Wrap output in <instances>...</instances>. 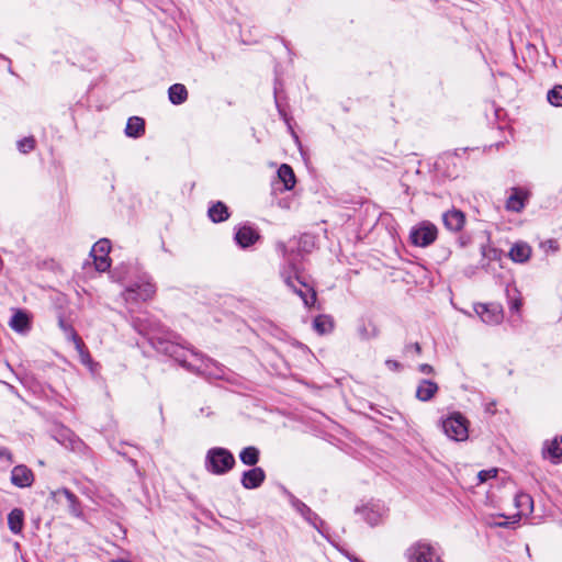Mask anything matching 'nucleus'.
Listing matches in <instances>:
<instances>
[{
  "label": "nucleus",
  "mask_w": 562,
  "mask_h": 562,
  "mask_svg": "<svg viewBox=\"0 0 562 562\" xmlns=\"http://www.w3.org/2000/svg\"><path fill=\"white\" fill-rule=\"evenodd\" d=\"M260 450L255 446H248L239 452V460L243 464L255 467L259 462Z\"/></svg>",
  "instance_id": "nucleus-28"
},
{
  "label": "nucleus",
  "mask_w": 562,
  "mask_h": 562,
  "mask_svg": "<svg viewBox=\"0 0 562 562\" xmlns=\"http://www.w3.org/2000/svg\"><path fill=\"white\" fill-rule=\"evenodd\" d=\"M200 414L201 415H205V416H211L212 415V411L210 409V407H201L200 408Z\"/></svg>",
  "instance_id": "nucleus-47"
},
{
  "label": "nucleus",
  "mask_w": 562,
  "mask_h": 562,
  "mask_svg": "<svg viewBox=\"0 0 562 562\" xmlns=\"http://www.w3.org/2000/svg\"><path fill=\"white\" fill-rule=\"evenodd\" d=\"M9 325L14 331L24 334L31 329V317L27 312L16 310L13 313Z\"/></svg>",
  "instance_id": "nucleus-19"
},
{
  "label": "nucleus",
  "mask_w": 562,
  "mask_h": 562,
  "mask_svg": "<svg viewBox=\"0 0 562 562\" xmlns=\"http://www.w3.org/2000/svg\"><path fill=\"white\" fill-rule=\"evenodd\" d=\"M357 334L361 340H370L379 336V328L372 321L361 318L357 324Z\"/></svg>",
  "instance_id": "nucleus-21"
},
{
  "label": "nucleus",
  "mask_w": 562,
  "mask_h": 562,
  "mask_svg": "<svg viewBox=\"0 0 562 562\" xmlns=\"http://www.w3.org/2000/svg\"><path fill=\"white\" fill-rule=\"evenodd\" d=\"M274 102H276V106L279 112V115L290 126V119L288 116V113L285 112L284 108L279 102L277 83L274 85Z\"/></svg>",
  "instance_id": "nucleus-40"
},
{
  "label": "nucleus",
  "mask_w": 562,
  "mask_h": 562,
  "mask_svg": "<svg viewBox=\"0 0 562 562\" xmlns=\"http://www.w3.org/2000/svg\"><path fill=\"white\" fill-rule=\"evenodd\" d=\"M439 386L436 382L428 379H422L416 387L415 396L420 402H428L438 393Z\"/></svg>",
  "instance_id": "nucleus-18"
},
{
  "label": "nucleus",
  "mask_w": 562,
  "mask_h": 562,
  "mask_svg": "<svg viewBox=\"0 0 562 562\" xmlns=\"http://www.w3.org/2000/svg\"><path fill=\"white\" fill-rule=\"evenodd\" d=\"M542 456L549 459L552 463L559 464L562 462V437H554L552 440H547L543 443Z\"/></svg>",
  "instance_id": "nucleus-16"
},
{
  "label": "nucleus",
  "mask_w": 562,
  "mask_h": 562,
  "mask_svg": "<svg viewBox=\"0 0 562 562\" xmlns=\"http://www.w3.org/2000/svg\"><path fill=\"white\" fill-rule=\"evenodd\" d=\"M278 177L283 183L285 190L294 188L296 179L293 169L289 165L283 164L279 167Z\"/></svg>",
  "instance_id": "nucleus-29"
},
{
  "label": "nucleus",
  "mask_w": 562,
  "mask_h": 562,
  "mask_svg": "<svg viewBox=\"0 0 562 562\" xmlns=\"http://www.w3.org/2000/svg\"><path fill=\"white\" fill-rule=\"evenodd\" d=\"M445 226L451 232H459L465 223L463 212L452 209L442 215Z\"/></svg>",
  "instance_id": "nucleus-20"
},
{
  "label": "nucleus",
  "mask_w": 562,
  "mask_h": 562,
  "mask_svg": "<svg viewBox=\"0 0 562 562\" xmlns=\"http://www.w3.org/2000/svg\"><path fill=\"white\" fill-rule=\"evenodd\" d=\"M74 346H75V349L77 350L78 355H79V359L81 361L82 364H86L88 366L89 363H91V357H90V353L85 345V342L82 341V339L80 338V341H75L72 342Z\"/></svg>",
  "instance_id": "nucleus-38"
},
{
  "label": "nucleus",
  "mask_w": 562,
  "mask_h": 562,
  "mask_svg": "<svg viewBox=\"0 0 562 562\" xmlns=\"http://www.w3.org/2000/svg\"><path fill=\"white\" fill-rule=\"evenodd\" d=\"M34 482L33 471L24 464L15 465L11 471V483L20 488L30 487Z\"/></svg>",
  "instance_id": "nucleus-14"
},
{
  "label": "nucleus",
  "mask_w": 562,
  "mask_h": 562,
  "mask_svg": "<svg viewBox=\"0 0 562 562\" xmlns=\"http://www.w3.org/2000/svg\"><path fill=\"white\" fill-rule=\"evenodd\" d=\"M168 99L175 105L184 103L188 99V90L182 83H173L168 89Z\"/></svg>",
  "instance_id": "nucleus-25"
},
{
  "label": "nucleus",
  "mask_w": 562,
  "mask_h": 562,
  "mask_svg": "<svg viewBox=\"0 0 562 562\" xmlns=\"http://www.w3.org/2000/svg\"><path fill=\"white\" fill-rule=\"evenodd\" d=\"M443 432L452 440L463 441L469 437L468 420L459 412H454L442 420Z\"/></svg>",
  "instance_id": "nucleus-8"
},
{
  "label": "nucleus",
  "mask_w": 562,
  "mask_h": 562,
  "mask_svg": "<svg viewBox=\"0 0 562 562\" xmlns=\"http://www.w3.org/2000/svg\"><path fill=\"white\" fill-rule=\"evenodd\" d=\"M418 371L423 374L430 375V374H434L435 369L432 366H430L428 363H423V364L418 366Z\"/></svg>",
  "instance_id": "nucleus-45"
},
{
  "label": "nucleus",
  "mask_w": 562,
  "mask_h": 562,
  "mask_svg": "<svg viewBox=\"0 0 562 562\" xmlns=\"http://www.w3.org/2000/svg\"><path fill=\"white\" fill-rule=\"evenodd\" d=\"M266 480V473L262 468L252 467L244 471L240 477V484L246 490H255L262 485Z\"/></svg>",
  "instance_id": "nucleus-13"
},
{
  "label": "nucleus",
  "mask_w": 562,
  "mask_h": 562,
  "mask_svg": "<svg viewBox=\"0 0 562 562\" xmlns=\"http://www.w3.org/2000/svg\"><path fill=\"white\" fill-rule=\"evenodd\" d=\"M437 234V227L425 221L412 228L409 239L415 246L427 247L436 240Z\"/></svg>",
  "instance_id": "nucleus-10"
},
{
  "label": "nucleus",
  "mask_w": 562,
  "mask_h": 562,
  "mask_svg": "<svg viewBox=\"0 0 562 562\" xmlns=\"http://www.w3.org/2000/svg\"><path fill=\"white\" fill-rule=\"evenodd\" d=\"M128 462L133 465V467H136L137 462L134 460V459H128Z\"/></svg>",
  "instance_id": "nucleus-49"
},
{
  "label": "nucleus",
  "mask_w": 562,
  "mask_h": 562,
  "mask_svg": "<svg viewBox=\"0 0 562 562\" xmlns=\"http://www.w3.org/2000/svg\"><path fill=\"white\" fill-rule=\"evenodd\" d=\"M145 133V121L139 116H132L128 119L125 134L132 138H138Z\"/></svg>",
  "instance_id": "nucleus-26"
},
{
  "label": "nucleus",
  "mask_w": 562,
  "mask_h": 562,
  "mask_svg": "<svg viewBox=\"0 0 562 562\" xmlns=\"http://www.w3.org/2000/svg\"><path fill=\"white\" fill-rule=\"evenodd\" d=\"M506 294L508 299L509 311L513 313H518L522 304L518 290L516 288L510 289L507 286Z\"/></svg>",
  "instance_id": "nucleus-32"
},
{
  "label": "nucleus",
  "mask_w": 562,
  "mask_h": 562,
  "mask_svg": "<svg viewBox=\"0 0 562 562\" xmlns=\"http://www.w3.org/2000/svg\"><path fill=\"white\" fill-rule=\"evenodd\" d=\"M156 293V284L148 273H140L133 283L123 292V297L127 304L134 302H146L151 300Z\"/></svg>",
  "instance_id": "nucleus-4"
},
{
  "label": "nucleus",
  "mask_w": 562,
  "mask_h": 562,
  "mask_svg": "<svg viewBox=\"0 0 562 562\" xmlns=\"http://www.w3.org/2000/svg\"><path fill=\"white\" fill-rule=\"evenodd\" d=\"M235 464L234 454L226 448L213 447L206 451L204 468L213 475L227 474L234 469Z\"/></svg>",
  "instance_id": "nucleus-3"
},
{
  "label": "nucleus",
  "mask_w": 562,
  "mask_h": 562,
  "mask_svg": "<svg viewBox=\"0 0 562 562\" xmlns=\"http://www.w3.org/2000/svg\"><path fill=\"white\" fill-rule=\"evenodd\" d=\"M554 241L553 240H550V248L552 249H555V247L553 246Z\"/></svg>",
  "instance_id": "nucleus-51"
},
{
  "label": "nucleus",
  "mask_w": 562,
  "mask_h": 562,
  "mask_svg": "<svg viewBox=\"0 0 562 562\" xmlns=\"http://www.w3.org/2000/svg\"><path fill=\"white\" fill-rule=\"evenodd\" d=\"M304 520L313 526L323 537H327L326 524L315 512L310 509V515L305 516Z\"/></svg>",
  "instance_id": "nucleus-33"
},
{
  "label": "nucleus",
  "mask_w": 562,
  "mask_h": 562,
  "mask_svg": "<svg viewBox=\"0 0 562 562\" xmlns=\"http://www.w3.org/2000/svg\"><path fill=\"white\" fill-rule=\"evenodd\" d=\"M8 527L14 535H20L24 527V512L21 508H13L8 515Z\"/></svg>",
  "instance_id": "nucleus-23"
},
{
  "label": "nucleus",
  "mask_w": 562,
  "mask_h": 562,
  "mask_svg": "<svg viewBox=\"0 0 562 562\" xmlns=\"http://www.w3.org/2000/svg\"><path fill=\"white\" fill-rule=\"evenodd\" d=\"M207 215L213 223H221L228 220L229 211L223 202L217 201L209 207Z\"/></svg>",
  "instance_id": "nucleus-24"
},
{
  "label": "nucleus",
  "mask_w": 562,
  "mask_h": 562,
  "mask_svg": "<svg viewBox=\"0 0 562 562\" xmlns=\"http://www.w3.org/2000/svg\"><path fill=\"white\" fill-rule=\"evenodd\" d=\"M111 249L110 240L102 238L98 240L91 249V256L93 257L95 269L100 272H104L110 268L109 252Z\"/></svg>",
  "instance_id": "nucleus-11"
},
{
  "label": "nucleus",
  "mask_w": 562,
  "mask_h": 562,
  "mask_svg": "<svg viewBox=\"0 0 562 562\" xmlns=\"http://www.w3.org/2000/svg\"><path fill=\"white\" fill-rule=\"evenodd\" d=\"M235 241L241 248H247L254 245L259 238V233L251 226L244 225L235 233Z\"/></svg>",
  "instance_id": "nucleus-17"
},
{
  "label": "nucleus",
  "mask_w": 562,
  "mask_h": 562,
  "mask_svg": "<svg viewBox=\"0 0 562 562\" xmlns=\"http://www.w3.org/2000/svg\"><path fill=\"white\" fill-rule=\"evenodd\" d=\"M531 255V247L522 241L516 243L509 250V257L513 261L524 263L529 260Z\"/></svg>",
  "instance_id": "nucleus-22"
},
{
  "label": "nucleus",
  "mask_w": 562,
  "mask_h": 562,
  "mask_svg": "<svg viewBox=\"0 0 562 562\" xmlns=\"http://www.w3.org/2000/svg\"><path fill=\"white\" fill-rule=\"evenodd\" d=\"M304 520L313 526L323 537H327L326 524L315 512L310 509V515L305 516Z\"/></svg>",
  "instance_id": "nucleus-34"
},
{
  "label": "nucleus",
  "mask_w": 562,
  "mask_h": 562,
  "mask_svg": "<svg viewBox=\"0 0 562 562\" xmlns=\"http://www.w3.org/2000/svg\"><path fill=\"white\" fill-rule=\"evenodd\" d=\"M404 555L407 562H443L438 548L426 539L412 543Z\"/></svg>",
  "instance_id": "nucleus-6"
},
{
  "label": "nucleus",
  "mask_w": 562,
  "mask_h": 562,
  "mask_svg": "<svg viewBox=\"0 0 562 562\" xmlns=\"http://www.w3.org/2000/svg\"><path fill=\"white\" fill-rule=\"evenodd\" d=\"M459 157L458 153L452 154H446L443 157L440 158L439 161L436 162V166L439 167L441 162H449V164H456V159Z\"/></svg>",
  "instance_id": "nucleus-43"
},
{
  "label": "nucleus",
  "mask_w": 562,
  "mask_h": 562,
  "mask_svg": "<svg viewBox=\"0 0 562 562\" xmlns=\"http://www.w3.org/2000/svg\"><path fill=\"white\" fill-rule=\"evenodd\" d=\"M289 501L291 506L299 513L303 518L310 515V507L303 503L301 499L295 497L293 494H289Z\"/></svg>",
  "instance_id": "nucleus-37"
},
{
  "label": "nucleus",
  "mask_w": 562,
  "mask_h": 562,
  "mask_svg": "<svg viewBox=\"0 0 562 562\" xmlns=\"http://www.w3.org/2000/svg\"><path fill=\"white\" fill-rule=\"evenodd\" d=\"M126 319L135 331L147 338L155 350L175 359L187 370L210 378H222L223 370L214 360L184 346L183 339L178 334L166 328L148 312L135 315L132 310H128Z\"/></svg>",
  "instance_id": "nucleus-1"
},
{
  "label": "nucleus",
  "mask_w": 562,
  "mask_h": 562,
  "mask_svg": "<svg viewBox=\"0 0 562 562\" xmlns=\"http://www.w3.org/2000/svg\"><path fill=\"white\" fill-rule=\"evenodd\" d=\"M58 326L63 330L67 340L71 342L80 341V336L77 334L76 329L72 327V325L67 323L63 316L58 317Z\"/></svg>",
  "instance_id": "nucleus-35"
},
{
  "label": "nucleus",
  "mask_w": 562,
  "mask_h": 562,
  "mask_svg": "<svg viewBox=\"0 0 562 562\" xmlns=\"http://www.w3.org/2000/svg\"><path fill=\"white\" fill-rule=\"evenodd\" d=\"M493 406H494V404H490V405H487L486 411H487V412H490V413H492V414H494V413H495V411L493 409Z\"/></svg>",
  "instance_id": "nucleus-48"
},
{
  "label": "nucleus",
  "mask_w": 562,
  "mask_h": 562,
  "mask_svg": "<svg viewBox=\"0 0 562 562\" xmlns=\"http://www.w3.org/2000/svg\"><path fill=\"white\" fill-rule=\"evenodd\" d=\"M35 139L33 136L24 137L18 142V149L22 154H27L35 148Z\"/></svg>",
  "instance_id": "nucleus-39"
},
{
  "label": "nucleus",
  "mask_w": 562,
  "mask_h": 562,
  "mask_svg": "<svg viewBox=\"0 0 562 562\" xmlns=\"http://www.w3.org/2000/svg\"><path fill=\"white\" fill-rule=\"evenodd\" d=\"M404 353L405 355H417L419 356L422 353V346L418 342H411L405 345L404 347Z\"/></svg>",
  "instance_id": "nucleus-42"
},
{
  "label": "nucleus",
  "mask_w": 562,
  "mask_h": 562,
  "mask_svg": "<svg viewBox=\"0 0 562 562\" xmlns=\"http://www.w3.org/2000/svg\"><path fill=\"white\" fill-rule=\"evenodd\" d=\"M279 249L282 252L284 263L280 268V277L285 285L297 294L305 306L314 305L316 301V292L312 285L308 284L306 278L303 276L296 259L300 254L289 252L285 245L279 244Z\"/></svg>",
  "instance_id": "nucleus-2"
},
{
  "label": "nucleus",
  "mask_w": 562,
  "mask_h": 562,
  "mask_svg": "<svg viewBox=\"0 0 562 562\" xmlns=\"http://www.w3.org/2000/svg\"><path fill=\"white\" fill-rule=\"evenodd\" d=\"M52 438L66 449L89 458L91 449L72 430L65 426H56L52 429Z\"/></svg>",
  "instance_id": "nucleus-5"
},
{
  "label": "nucleus",
  "mask_w": 562,
  "mask_h": 562,
  "mask_svg": "<svg viewBox=\"0 0 562 562\" xmlns=\"http://www.w3.org/2000/svg\"><path fill=\"white\" fill-rule=\"evenodd\" d=\"M474 311L487 325H497L504 317L502 305L496 303H479L474 306Z\"/></svg>",
  "instance_id": "nucleus-12"
},
{
  "label": "nucleus",
  "mask_w": 562,
  "mask_h": 562,
  "mask_svg": "<svg viewBox=\"0 0 562 562\" xmlns=\"http://www.w3.org/2000/svg\"><path fill=\"white\" fill-rule=\"evenodd\" d=\"M356 514L371 527H375L384 521L387 516V507L381 501H369L366 504L356 507Z\"/></svg>",
  "instance_id": "nucleus-7"
},
{
  "label": "nucleus",
  "mask_w": 562,
  "mask_h": 562,
  "mask_svg": "<svg viewBox=\"0 0 562 562\" xmlns=\"http://www.w3.org/2000/svg\"><path fill=\"white\" fill-rule=\"evenodd\" d=\"M0 459H4L7 461L12 462V453H11V451L8 448H5V447L0 448Z\"/></svg>",
  "instance_id": "nucleus-46"
},
{
  "label": "nucleus",
  "mask_w": 562,
  "mask_h": 562,
  "mask_svg": "<svg viewBox=\"0 0 562 562\" xmlns=\"http://www.w3.org/2000/svg\"><path fill=\"white\" fill-rule=\"evenodd\" d=\"M69 48L71 50H67L68 59L71 60L74 65H78L83 69L89 68L97 60L95 50L85 46L78 41L70 40Z\"/></svg>",
  "instance_id": "nucleus-9"
},
{
  "label": "nucleus",
  "mask_w": 562,
  "mask_h": 562,
  "mask_svg": "<svg viewBox=\"0 0 562 562\" xmlns=\"http://www.w3.org/2000/svg\"><path fill=\"white\" fill-rule=\"evenodd\" d=\"M528 199V191L522 188H512L506 200V210L520 213L525 209Z\"/></svg>",
  "instance_id": "nucleus-15"
},
{
  "label": "nucleus",
  "mask_w": 562,
  "mask_h": 562,
  "mask_svg": "<svg viewBox=\"0 0 562 562\" xmlns=\"http://www.w3.org/2000/svg\"><path fill=\"white\" fill-rule=\"evenodd\" d=\"M496 474H497L496 469L482 470L477 473V479H479L480 483H484L487 480L495 477Z\"/></svg>",
  "instance_id": "nucleus-41"
},
{
  "label": "nucleus",
  "mask_w": 562,
  "mask_h": 562,
  "mask_svg": "<svg viewBox=\"0 0 562 562\" xmlns=\"http://www.w3.org/2000/svg\"><path fill=\"white\" fill-rule=\"evenodd\" d=\"M58 495H63L68 502L69 512L79 517L81 515V507L78 497L68 488H61L57 491Z\"/></svg>",
  "instance_id": "nucleus-31"
},
{
  "label": "nucleus",
  "mask_w": 562,
  "mask_h": 562,
  "mask_svg": "<svg viewBox=\"0 0 562 562\" xmlns=\"http://www.w3.org/2000/svg\"><path fill=\"white\" fill-rule=\"evenodd\" d=\"M515 506L518 509V517L528 515L533 510V499L527 493H518L515 497Z\"/></svg>",
  "instance_id": "nucleus-27"
},
{
  "label": "nucleus",
  "mask_w": 562,
  "mask_h": 562,
  "mask_svg": "<svg viewBox=\"0 0 562 562\" xmlns=\"http://www.w3.org/2000/svg\"><path fill=\"white\" fill-rule=\"evenodd\" d=\"M497 526L505 527V526H507V522L506 521L497 522Z\"/></svg>",
  "instance_id": "nucleus-50"
},
{
  "label": "nucleus",
  "mask_w": 562,
  "mask_h": 562,
  "mask_svg": "<svg viewBox=\"0 0 562 562\" xmlns=\"http://www.w3.org/2000/svg\"><path fill=\"white\" fill-rule=\"evenodd\" d=\"M547 100L553 106H562V85L550 89L547 93Z\"/></svg>",
  "instance_id": "nucleus-36"
},
{
  "label": "nucleus",
  "mask_w": 562,
  "mask_h": 562,
  "mask_svg": "<svg viewBox=\"0 0 562 562\" xmlns=\"http://www.w3.org/2000/svg\"><path fill=\"white\" fill-rule=\"evenodd\" d=\"M313 328L319 335L329 334L334 328V321L328 315H318L313 321Z\"/></svg>",
  "instance_id": "nucleus-30"
},
{
  "label": "nucleus",
  "mask_w": 562,
  "mask_h": 562,
  "mask_svg": "<svg viewBox=\"0 0 562 562\" xmlns=\"http://www.w3.org/2000/svg\"><path fill=\"white\" fill-rule=\"evenodd\" d=\"M385 366L387 367V369H390L391 371H401L402 370V364L396 361V360H393V359H387L385 361Z\"/></svg>",
  "instance_id": "nucleus-44"
}]
</instances>
